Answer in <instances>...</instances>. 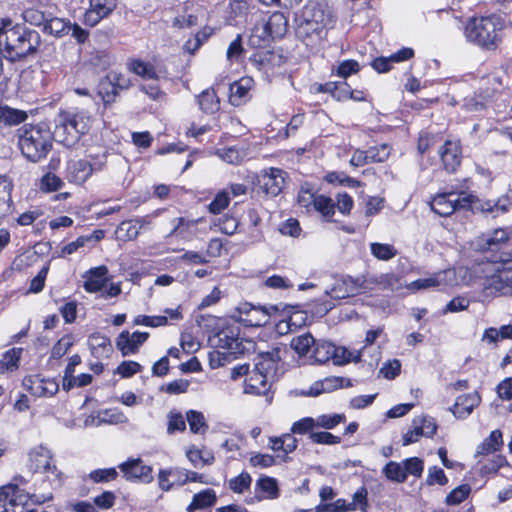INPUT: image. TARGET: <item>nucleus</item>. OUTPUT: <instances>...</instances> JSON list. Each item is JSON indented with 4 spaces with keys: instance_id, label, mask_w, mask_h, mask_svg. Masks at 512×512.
I'll return each mask as SVG.
<instances>
[{
    "instance_id": "f257e3e1",
    "label": "nucleus",
    "mask_w": 512,
    "mask_h": 512,
    "mask_svg": "<svg viewBox=\"0 0 512 512\" xmlns=\"http://www.w3.org/2000/svg\"><path fill=\"white\" fill-rule=\"evenodd\" d=\"M41 43L39 32L24 24H15L0 41V55L11 63L19 62L36 55Z\"/></svg>"
},
{
    "instance_id": "f03ea898",
    "label": "nucleus",
    "mask_w": 512,
    "mask_h": 512,
    "mask_svg": "<svg viewBox=\"0 0 512 512\" xmlns=\"http://www.w3.org/2000/svg\"><path fill=\"white\" fill-rule=\"evenodd\" d=\"M18 147L22 155L32 163L45 159L53 146L54 133L46 123L25 124L17 130Z\"/></svg>"
},
{
    "instance_id": "7ed1b4c3",
    "label": "nucleus",
    "mask_w": 512,
    "mask_h": 512,
    "mask_svg": "<svg viewBox=\"0 0 512 512\" xmlns=\"http://www.w3.org/2000/svg\"><path fill=\"white\" fill-rule=\"evenodd\" d=\"M54 124L55 140L67 148H72L88 132L90 117L83 111L60 110Z\"/></svg>"
},
{
    "instance_id": "20e7f679",
    "label": "nucleus",
    "mask_w": 512,
    "mask_h": 512,
    "mask_svg": "<svg viewBox=\"0 0 512 512\" xmlns=\"http://www.w3.org/2000/svg\"><path fill=\"white\" fill-rule=\"evenodd\" d=\"M296 35L302 41L321 38V33L330 23V12L327 5L319 1H310L296 18Z\"/></svg>"
},
{
    "instance_id": "39448f33",
    "label": "nucleus",
    "mask_w": 512,
    "mask_h": 512,
    "mask_svg": "<svg viewBox=\"0 0 512 512\" xmlns=\"http://www.w3.org/2000/svg\"><path fill=\"white\" fill-rule=\"evenodd\" d=\"M503 21L499 16L472 19L465 28V35L470 42L487 50L495 49L501 41Z\"/></svg>"
},
{
    "instance_id": "423d86ee",
    "label": "nucleus",
    "mask_w": 512,
    "mask_h": 512,
    "mask_svg": "<svg viewBox=\"0 0 512 512\" xmlns=\"http://www.w3.org/2000/svg\"><path fill=\"white\" fill-rule=\"evenodd\" d=\"M485 289L491 294L512 295V254L501 252L494 261L493 274L487 279Z\"/></svg>"
},
{
    "instance_id": "0eeeda50",
    "label": "nucleus",
    "mask_w": 512,
    "mask_h": 512,
    "mask_svg": "<svg viewBox=\"0 0 512 512\" xmlns=\"http://www.w3.org/2000/svg\"><path fill=\"white\" fill-rule=\"evenodd\" d=\"M471 205L472 196L449 192L436 195L431 202V209L440 216L448 217L457 209H468Z\"/></svg>"
},
{
    "instance_id": "6e6552de",
    "label": "nucleus",
    "mask_w": 512,
    "mask_h": 512,
    "mask_svg": "<svg viewBox=\"0 0 512 512\" xmlns=\"http://www.w3.org/2000/svg\"><path fill=\"white\" fill-rule=\"evenodd\" d=\"M366 281L362 278H352L350 276L338 279L330 289L325 290V294L331 299L340 300L354 296L367 289Z\"/></svg>"
},
{
    "instance_id": "1a4fd4ad",
    "label": "nucleus",
    "mask_w": 512,
    "mask_h": 512,
    "mask_svg": "<svg viewBox=\"0 0 512 512\" xmlns=\"http://www.w3.org/2000/svg\"><path fill=\"white\" fill-rule=\"evenodd\" d=\"M30 470L33 473L43 472L52 473L56 478L61 477V472L58 471L54 464H51L52 454L49 449L44 446H39L30 452Z\"/></svg>"
},
{
    "instance_id": "9d476101",
    "label": "nucleus",
    "mask_w": 512,
    "mask_h": 512,
    "mask_svg": "<svg viewBox=\"0 0 512 512\" xmlns=\"http://www.w3.org/2000/svg\"><path fill=\"white\" fill-rule=\"evenodd\" d=\"M23 386L34 396H53L59 390L58 382L54 379H43L39 375L25 376Z\"/></svg>"
},
{
    "instance_id": "9b49d317",
    "label": "nucleus",
    "mask_w": 512,
    "mask_h": 512,
    "mask_svg": "<svg viewBox=\"0 0 512 512\" xmlns=\"http://www.w3.org/2000/svg\"><path fill=\"white\" fill-rule=\"evenodd\" d=\"M285 172L278 168H271L258 177V185L263 193L270 197L277 196L283 189Z\"/></svg>"
},
{
    "instance_id": "f8f14e48",
    "label": "nucleus",
    "mask_w": 512,
    "mask_h": 512,
    "mask_svg": "<svg viewBox=\"0 0 512 512\" xmlns=\"http://www.w3.org/2000/svg\"><path fill=\"white\" fill-rule=\"evenodd\" d=\"M124 477L129 480H138L144 483L153 481L152 468L144 465L141 459H129L119 465Z\"/></svg>"
},
{
    "instance_id": "ddd939ff",
    "label": "nucleus",
    "mask_w": 512,
    "mask_h": 512,
    "mask_svg": "<svg viewBox=\"0 0 512 512\" xmlns=\"http://www.w3.org/2000/svg\"><path fill=\"white\" fill-rule=\"evenodd\" d=\"M148 332L135 331L130 334L129 331H122L116 339V347L122 356L135 354L139 351V347L148 339Z\"/></svg>"
},
{
    "instance_id": "4468645a",
    "label": "nucleus",
    "mask_w": 512,
    "mask_h": 512,
    "mask_svg": "<svg viewBox=\"0 0 512 512\" xmlns=\"http://www.w3.org/2000/svg\"><path fill=\"white\" fill-rule=\"evenodd\" d=\"M117 6V0H90V8L84 15V22L89 26L97 25L107 17Z\"/></svg>"
},
{
    "instance_id": "2eb2a0df",
    "label": "nucleus",
    "mask_w": 512,
    "mask_h": 512,
    "mask_svg": "<svg viewBox=\"0 0 512 512\" xmlns=\"http://www.w3.org/2000/svg\"><path fill=\"white\" fill-rule=\"evenodd\" d=\"M439 155L444 169L453 173L461 164L462 151L458 142L447 140L439 149Z\"/></svg>"
},
{
    "instance_id": "dca6fc26",
    "label": "nucleus",
    "mask_w": 512,
    "mask_h": 512,
    "mask_svg": "<svg viewBox=\"0 0 512 512\" xmlns=\"http://www.w3.org/2000/svg\"><path fill=\"white\" fill-rule=\"evenodd\" d=\"M280 360V349L273 348L271 351L262 352L257 355L254 369L262 372L263 375H267L270 379H274Z\"/></svg>"
},
{
    "instance_id": "f3484780",
    "label": "nucleus",
    "mask_w": 512,
    "mask_h": 512,
    "mask_svg": "<svg viewBox=\"0 0 512 512\" xmlns=\"http://www.w3.org/2000/svg\"><path fill=\"white\" fill-rule=\"evenodd\" d=\"M481 402V397L477 392L468 393L457 397L456 402L449 408V411L458 419L468 417L473 409Z\"/></svg>"
},
{
    "instance_id": "a211bd4d",
    "label": "nucleus",
    "mask_w": 512,
    "mask_h": 512,
    "mask_svg": "<svg viewBox=\"0 0 512 512\" xmlns=\"http://www.w3.org/2000/svg\"><path fill=\"white\" fill-rule=\"evenodd\" d=\"M249 60L257 69L280 67L285 63L284 56L272 50L255 52Z\"/></svg>"
},
{
    "instance_id": "6ab92c4d",
    "label": "nucleus",
    "mask_w": 512,
    "mask_h": 512,
    "mask_svg": "<svg viewBox=\"0 0 512 512\" xmlns=\"http://www.w3.org/2000/svg\"><path fill=\"white\" fill-rule=\"evenodd\" d=\"M271 380L267 375L253 369L249 377L245 380L244 392L247 394L265 395L270 389L268 381Z\"/></svg>"
},
{
    "instance_id": "aec40b11",
    "label": "nucleus",
    "mask_w": 512,
    "mask_h": 512,
    "mask_svg": "<svg viewBox=\"0 0 512 512\" xmlns=\"http://www.w3.org/2000/svg\"><path fill=\"white\" fill-rule=\"evenodd\" d=\"M107 274L108 268L104 265L92 268L84 282V289L90 293L101 291L107 283Z\"/></svg>"
},
{
    "instance_id": "412c9836",
    "label": "nucleus",
    "mask_w": 512,
    "mask_h": 512,
    "mask_svg": "<svg viewBox=\"0 0 512 512\" xmlns=\"http://www.w3.org/2000/svg\"><path fill=\"white\" fill-rule=\"evenodd\" d=\"M339 349L329 342H316L313 349V357L319 363H325L333 359L334 364L341 365L344 361L338 356Z\"/></svg>"
},
{
    "instance_id": "4be33fe9",
    "label": "nucleus",
    "mask_w": 512,
    "mask_h": 512,
    "mask_svg": "<svg viewBox=\"0 0 512 512\" xmlns=\"http://www.w3.org/2000/svg\"><path fill=\"white\" fill-rule=\"evenodd\" d=\"M88 346L92 355L97 358L108 356L113 351L110 338L99 332L93 333L88 337Z\"/></svg>"
},
{
    "instance_id": "5701e85b",
    "label": "nucleus",
    "mask_w": 512,
    "mask_h": 512,
    "mask_svg": "<svg viewBox=\"0 0 512 512\" xmlns=\"http://www.w3.org/2000/svg\"><path fill=\"white\" fill-rule=\"evenodd\" d=\"M263 24L274 40L285 36L288 30V19L282 12H274Z\"/></svg>"
},
{
    "instance_id": "b1692460",
    "label": "nucleus",
    "mask_w": 512,
    "mask_h": 512,
    "mask_svg": "<svg viewBox=\"0 0 512 512\" xmlns=\"http://www.w3.org/2000/svg\"><path fill=\"white\" fill-rule=\"evenodd\" d=\"M68 172L71 181L83 183L91 176L93 168L89 161L81 159L72 161L68 166Z\"/></svg>"
},
{
    "instance_id": "393cba45",
    "label": "nucleus",
    "mask_w": 512,
    "mask_h": 512,
    "mask_svg": "<svg viewBox=\"0 0 512 512\" xmlns=\"http://www.w3.org/2000/svg\"><path fill=\"white\" fill-rule=\"evenodd\" d=\"M71 30L70 21H66L63 18L53 16L51 13L46 21V24L42 28V32L55 37H63Z\"/></svg>"
},
{
    "instance_id": "a878e982",
    "label": "nucleus",
    "mask_w": 512,
    "mask_h": 512,
    "mask_svg": "<svg viewBox=\"0 0 512 512\" xmlns=\"http://www.w3.org/2000/svg\"><path fill=\"white\" fill-rule=\"evenodd\" d=\"M217 501L216 492L213 489H205L193 496L192 502L187 507L188 512L206 509L215 505Z\"/></svg>"
},
{
    "instance_id": "bb28decb",
    "label": "nucleus",
    "mask_w": 512,
    "mask_h": 512,
    "mask_svg": "<svg viewBox=\"0 0 512 512\" xmlns=\"http://www.w3.org/2000/svg\"><path fill=\"white\" fill-rule=\"evenodd\" d=\"M274 38L264 24H257L252 29L248 38V45L252 48H265L270 45Z\"/></svg>"
},
{
    "instance_id": "cd10ccee",
    "label": "nucleus",
    "mask_w": 512,
    "mask_h": 512,
    "mask_svg": "<svg viewBox=\"0 0 512 512\" xmlns=\"http://www.w3.org/2000/svg\"><path fill=\"white\" fill-rule=\"evenodd\" d=\"M98 96L101 98L104 107H108L116 101L119 95L117 88L113 85L109 74L101 78L98 83Z\"/></svg>"
},
{
    "instance_id": "c85d7f7f",
    "label": "nucleus",
    "mask_w": 512,
    "mask_h": 512,
    "mask_svg": "<svg viewBox=\"0 0 512 512\" xmlns=\"http://www.w3.org/2000/svg\"><path fill=\"white\" fill-rule=\"evenodd\" d=\"M503 445L502 432L494 430L490 435L477 447L476 456L488 455L498 451Z\"/></svg>"
},
{
    "instance_id": "c756f323",
    "label": "nucleus",
    "mask_w": 512,
    "mask_h": 512,
    "mask_svg": "<svg viewBox=\"0 0 512 512\" xmlns=\"http://www.w3.org/2000/svg\"><path fill=\"white\" fill-rule=\"evenodd\" d=\"M12 188L13 185L9 178L0 175V218L6 216L10 211Z\"/></svg>"
},
{
    "instance_id": "7c9ffc66",
    "label": "nucleus",
    "mask_w": 512,
    "mask_h": 512,
    "mask_svg": "<svg viewBox=\"0 0 512 512\" xmlns=\"http://www.w3.org/2000/svg\"><path fill=\"white\" fill-rule=\"evenodd\" d=\"M200 109L206 114H214L220 109V101L213 89H207L198 96Z\"/></svg>"
},
{
    "instance_id": "2f4dec72",
    "label": "nucleus",
    "mask_w": 512,
    "mask_h": 512,
    "mask_svg": "<svg viewBox=\"0 0 512 512\" xmlns=\"http://www.w3.org/2000/svg\"><path fill=\"white\" fill-rule=\"evenodd\" d=\"M238 321L246 326L261 327L268 323V312L261 305H254L252 313H249V317H240Z\"/></svg>"
},
{
    "instance_id": "473e14b6",
    "label": "nucleus",
    "mask_w": 512,
    "mask_h": 512,
    "mask_svg": "<svg viewBox=\"0 0 512 512\" xmlns=\"http://www.w3.org/2000/svg\"><path fill=\"white\" fill-rule=\"evenodd\" d=\"M129 69L135 73L136 75L142 77L143 79H157L158 75L155 70V67L142 60H132L129 63Z\"/></svg>"
},
{
    "instance_id": "72a5a7b5",
    "label": "nucleus",
    "mask_w": 512,
    "mask_h": 512,
    "mask_svg": "<svg viewBox=\"0 0 512 512\" xmlns=\"http://www.w3.org/2000/svg\"><path fill=\"white\" fill-rule=\"evenodd\" d=\"M316 341L310 333L294 337L291 341V348L300 356H305L315 345Z\"/></svg>"
},
{
    "instance_id": "f704fd0d",
    "label": "nucleus",
    "mask_w": 512,
    "mask_h": 512,
    "mask_svg": "<svg viewBox=\"0 0 512 512\" xmlns=\"http://www.w3.org/2000/svg\"><path fill=\"white\" fill-rule=\"evenodd\" d=\"M50 13L37 8H26L22 12V18L32 26L44 27Z\"/></svg>"
},
{
    "instance_id": "c9c22d12",
    "label": "nucleus",
    "mask_w": 512,
    "mask_h": 512,
    "mask_svg": "<svg viewBox=\"0 0 512 512\" xmlns=\"http://www.w3.org/2000/svg\"><path fill=\"white\" fill-rule=\"evenodd\" d=\"M21 354L22 348H12L5 352L0 360V373L16 369L18 367Z\"/></svg>"
},
{
    "instance_id": "e433bc0d",
    "label": "nucleus",
    "mask_w": 512,
    "mask_h": 512,
    "mask_svg": "<svg viewBox=\"0 0 512 512\" xmlns=\"http://www.w3.org/2000/svg\"><path fill=\"white\" fill-rule=\"evenodd\" d=\"M382 472L387 479L396 483H404L407 480L403 465L395 461L388 462Z\"/></svg>"
},
{
    "instance_id": "4c0bfd02",
    "label": "nucleus",
    "mask_w": 512,
    "mask_h": 512,
    "mask_svg": "<svg viewBox=\"0 0 512 512\" xmlns=\"http://www.w3.org/2000/svg\"><path fill=\"white\" fill-rule=\"evenodd\" d=\"M314 209L321 213L326 221H332V216L335 214V203L330 197L318 195Z\"/></svg>"
},
{
    "instance_id": "58836bf2",
    "label": "nucleus",
    "mask_w": 512,
    "mask_h": 512,
    "mask_svg": "<svg viewBox=\"0 0 512 512\" xmlns=\"http://www.w3.org/2000/svg\"><path fill=\"white\" fill-rule=\"evenodd\" d=\"M27 119L26 111L4 105V125L16 126L24 123Z\"/></svg>"
},
{
    "instance_id": "ea45409f",
    "label": "nucleus",
    "mask_w": 512,
    "mask_h": 512,
    "mask_svg": "<svg viewBox=\"0 0 512 512\" xmlns=\"http://www.w3.org/2000/svg\"><path fill=\"white\" fill-rule=\"evenodd\" d=\"M315 510L316 512H350L354 511V503H347L345 499L339 498L333 503H321Z\"/></svg>"
},
{
    "instance_id": "a19ab883",
    "label": "nucleus",
    "mask_w": 512,
    "mask_h": 512,
    "mask_svg": "<svg viewBox=\"0 0 512 512\" xmlns=\"http://www.w3.org/2000/svg\"><path fill=\"white\" fill-rule=\"evenodd\" d=\"M186 418L192 433H204L207 430L208 425L201 412L196 410H189L186 413Z\"/></svg>"
},
{
    "instance_id": "79ce46f5",
    "label": "nucleus",
    "mask_w": 512,
    "mask_h": 512,
    "mask_svg": "<svg viewBox=\"0 0 512 512\" xmlns=\"http://www.w3.org/2000/svg\"><path fill=\"white\" fill-rule=\"evenodd\" d=\"M167 418V433L169 435H173L176 432H183L186 430V421L179 411L175 409L171 410L168 413Z\"/></svg>"
},
{
    "instance_id": "37998d69",
    "label": "nucleus",
    "mask_w": 512,
    "mask_h": 512,
    "mask_svg": "<svg viewBox=\"0 0 512 512\" xmlns=\"http://www.w3.org/2000/svg\"><path fill=\"white\" fill-rule=\"evenodd\" d=\"M412 424H417L418 427L422 428L423 436L425 437H433L436 434L438 428L435 419L428 415L414 417Z\"/></svg>"
},
{
    "instance_id": "c03bdc74",
    "label": "nucleus",
    "mask_w": 512,
    "mask_h": 512,
    "mask_svg": "<svg viewBox=\"0 0 512 512\" xmlns=\"http://www.w3.org/2000/svg\"><path fill=\"white\" fill-rule=\"evenodd\" d=\"M74 340L72 334H66L59 339L51 349L50 358L60 359L73 346Z\"/></svg>"
},
{
    "instance_id": "a18cd8bd",
    "label": "nucleus",
    "mask_w": 512,
    "mask_h": 512,
    "mask_svg": "<svg viewBox=\"0 0 512 512\" xmlns=\"http://www.w3.org/2000/svg\"><path fill=\"white\" fill-rule=\"evenodd\" d=\"M371 253L377 259L387 261L396 256L397 251L390 244L372 243Z\"/></svg>"
},
{
    "instance_id": "49530a36",
    "label": "nucleus",
    "mask_w": 512,
    "mask_h": 512,
    "mask_svg": "<svg viewBox=\"0 0 512 512\" xmlns=\"http://www.w3.org/2000/svg\"><path fill=\"white\" fill-rule=\"evenodd\" d=\"M468 209H471V210L480 209L482 212H485V213H493L495 211L504 213L507 211V206H506V204L501 203V200H498L497 202L487 201L484 203H480L479 200L474 201L472 199V205Z\"/></svg>"
},
{
    "instance_id": "de8ad7c7",
    "label": "nucleus",
    "mask_w": 512,
    "mask_h": 512,
    "mask_svg": "<svg viewBox=\"0 0 512 512\" xmlns=\"http://www.w3.org/2000/svg\"><path fill=\"white\" fill-rule=\"evenodd\" d=\"M471 487L468 484H463L455 489H453L447 496H446V504L447 505H457L463 502L470 494Z\"/></svg>"
},
{
    "instance_id": "09e8293b",
    "label": "nucleus",
    "mask_w": 512,
    "mask_h": 512,
    "mask_svg": "<svg viewBox=\"0 0 512 512\" xmlns=\"http://www.w3.org/2000/svg\"><path fill=\"white\" fill-rule=\"evenodd\" d=\"M316 426L322 427L324 429L330 430L335 428L338 424L344 423L346 421V416L344 414H332V415H320L315 419Z\"/></svg>"
},
{
    "instance_id": "8fccbe9b",
    "label": "nucleus",
    "mask_w": 512,
    "mask_h": 512,
    "mask_svg": "<svg viewBox=\"0 0 512 512\" xmlns=\"http://www.w3.org/2000/svg\"><path fill=\"white\" fill-rule=\"evenodd\" d=\"M239 334V329L235 332L232 328L222 329L217 334V347L225 349L227 352L230 351L231 345Z\"/></svg>"
},
{
    "instance_id": "3c124183",
    "label": "nucleus",
    "mask_w": 512,
    "mask_h": 512,
    "mask_svg": "<svg viewBox=\"0 0 512 512\" xmlns=\"http://www.w3.org/2000/svg\"><path fill=\"white\" fill-rule=\"evenodd\" d=\"M405 469L406 477L410 474L414 477H420L424 470V462L418 457L405 459L402 463Z\"/></svg>"
},
{
    "instance_id": "603ef678",
    "label": "nucleus",
    "mask_w": 512,
    "mask_h": 512,
    "mask_svg": "<svg viewBox=\"0 0 512 512\" xmlns=\"http://www.w3.org/2000/svg\"><path fill=\"white\" fill-rule=\"evenodd\" d=\"M251 79L243 78L240 81L234 82L230 85V98L231 101L235 99H242L246 97L250 89Z\"/></svg>"
},
{
    "instance_id": "864d4df0",
    "label": "nucleus",
    "mask_w": 512,
    "mask_h": 512,
    "mask_svg": "<svg viewBox=\"0 0 512 512\" xmlns=\"http://www.w3.org/2000/svg\"><path fill=\"white\" fill-rule=\"evenodd\" d=\"M257 486L271 499H275L279 496V489L276 479L271 477H261L257 481Z\"/></svg>"
},
{
    "instance_id": "5fc2aeb1",
    "label": "nucleus",
    "mask_w": 512,
    "mask_h": 512,
    "mask_svg": "<svg viewBox=\"0 0 512 512\" xmlns=\"http://www.w3.org/2000/svg\"><path fill=\"white\" fill-rule=\"evenodd\" d=\"M89 477L95 483L109 482L118 477V472L115 468L96 469L89 474Z\"/></svg>"
},
{
    "instance_id": "6e6d98bb",
    "label": "nucleus",
    "mask_w": 512,
    "mask_h": 512,
    "mask_svg": "<svg viewBox=\"0 0 512 512\" xmlns=\"http://www.w3.org/2000/svg\"><path fill=\"white\" fill-rule=\"evenodd\" d=\"M309 438L313 443L316 444H325V445H335L341 442V438L339 436L333 435L330 432H311L309 434Z\"/></svg>"
},
{
    "instance_id": "4d7b16f0",
    "label": "nucleus",
    "mask_w": 512,
    "mask_h": 512,
    "mask_svg": "<svg viewBox=\"0 0 512 512\" xmlns=\"http://www.w3.org/2000/svg\"><path fill=\"white\" fill-rule=\"evenodd\" d=\"M316 427V421L312 417H305L293 423L291 427L292 434H306L313 432Z\"/></svg>"
},
{
    "instance_id": "13d9d810",
    "label": "nucleus",
    "mask_w": 512,
    "mask_h": 512,
    "mask_svg": "<svg viewBox=\"0 0 512 512\" xmlns=\"http://www.w3.org/2000/svg\"><path fill=\"white\" fill-rule=\"evenodd\" d=\"M230 199L225 191L217 193L212 202L208 205V210L212 214L221 213L228 205Z\"/></svg>"
},
{
    "instance_id": "bf43d9fd",
    "label": "nucleus",
    "mask_w": 512,
    "mask_h": 512,
    "mask_svg": "<svg viewBox=\"0 0 512 512\" xmlns=\"http://www.w3.org/2000/svg\"><path fill=\"white\" fill-rule=\"evenodd\" d=\"M135 325H145L150 327H159L164 326L168 323L167 316H147V315H138L134 319Z\"/></svg>"
},
{
    "instance_id": "052dcab7",
    "label": "nucleus",
    "mask_w": 512,
    "mask_h": 512,
    "mask_svg": "<svg viewBox=\"0 0 512 512\" xmlns=\"http://www.w3.org/2000/svg\"><path fill=\"white\" fill-rule=\"evenodd\" d=\"M252 478L248 473H241L229 482L230 489L235 493H243L251 485Z\"/></svg>"
},
{
    "instance_id": "680f3d73",
    "label": "nucleus",
    "mask_w": 512,
    "mask_h": 512,
    "mask_svg": "<svg viewBox=\"0 0 512 512\" xmlns=\"http://www.w3.org/2000/svg\"><path fill=\"white\" fill-rule=\"evenodd\" d=\"M183 472L178 468L162 469L159 472V487L164 491H169L173 483L169 482V477L182 475Z\"/></svg>"
},
{
    "instance_id": "e2e57ef3",
    "label": "nucleus",
    "mask_w": 512,
    "mask_h": 512,
    "mask_svg": "<svg viewBox=\"0 0 512 512\" xmlns=\"http://www.w3.org/2000/svg\"><path fill=\"white\" fill-rule=\"evenodd\" d=\"M401 362L398 359L387 361L383 364L379 373L386 379H394L400 374Z\"/></svg>"
},
{
    "instance_id": "0e129e2a",
    "label": "nucleus",
    "mask_w": 512,
    "mask_h": 512,
    "mask_svg": "<svg viewBox=\"0 0 512 512\" xmlns=\"http://www.w3.org/2000/svg\"><path fill=\"white\" fill-rule=\"evenodd\" d=\"M48 271L49 264H45L38 274L31 280L29 292L39 293L43 290Z\"/></svg>"
},
{
    "instance_id": "69168bd1",
    "label": "nucleus",
    "mask_w": 512,
    "mask_h": 512,
    "mask_svg": "<svg viewBox=\"0 0 512 512\" xmlns=\"http://www.w3.org/2000/svg\"><path fill=\"white\" fill-rule=\"evenodd\" d=\"M360 65L356 60H344L337 67V75L346 79L348 76L357 73Z\"/></svg>"
},
{
    "instance_id": "338daca9",
    "label": "nucleus",
    "mask_w": 512,
    "mask_h": 512,
    "mask_svg": "<svg viewBox=\"0 0 512 512\" xmlns=\"http://www.w3.org/2000/svg\"><path fill=\"white\" fill-rule=\"evenodd\" d=\"M142 366L135 361H123L117 367L115 373L120 374L123 378H128L140 372Z\"/></svg>"
},
{
    "instance_id": "774afa93",
    "label": "nucleus",
    "mask_w": 512,
    "mask_h": 512,
    "mask_svg": "<svg viewBox=\"0 0 512 512\" xmlns=\"http://www.w3.org/2000/svg\"><path fill=\"white\" fill-rule=\"evenodd\" d=\"M317 196L318 195H315L310 188L302 186L298 193L297 202L301 207H314Z\"/></svg>"
}]
</instances>
